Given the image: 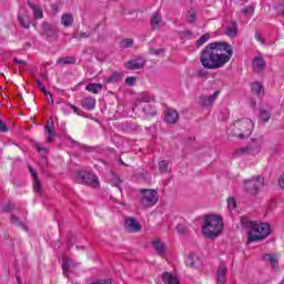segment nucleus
Listing matches in <instances>:
<instances>
[{
	"label": "nucleus",
	"mask_w": 284,
	"mask_h": 284,
	"mask_svg": "<svg viewBox=\"0 0 284 284\" xmlns=\"http://www.w3.org/2000/svg\"><path fill=\"white\" fill-rule=\"evenodd\" d=\"M244 17H252L254 14V8L252 7H246L242 10Z\"/></svg>",
	"instance_id": "41"
},
{
	"label": "nucleus",
	"mask_w": 284,
	"mask_h": 284,
	"mask_svg": "<svg viewBox=\"0 0 284 284\" xmlns=\"http://www.w3.org/2000/svg\"><path fill=\"white\" fill-rule=\"evenodd\" d=\"M3 211H4V212H10V205L3 206Z\"/></svg>",
	"instance_id": "61"
},
{
	"label": "nucleus",
	"mask_w": 284,
	"mask_h": 284,
	"mask_svg": "<svg viewBox=\"0 0 284 284\" xmlns=\"http://www.w3.org/2000/svg\"><path fill=\"white\" fill-rule=\"evenodd\" d=\"M40 90L43 92V94H45V92H48V90L45 89V85H43Z\"/></svg>",
	"instance_id": "62"
},
{
	"label": "nucleus",
	"mask_w": 284,
	"mask_h": 284,
	"mask_svg": "<svg viewBox=\"0 0 284 284\" xmlns=\"http://www.w3.org/2000/svg\"><path fill=\"white\" fill-rule=\"evenodd\" d=\"M125 83H126V85H134V83H136V78H134V77H129V78H126L125 79Z\"/></svg>",
	"instance_id": "48"
},
{
	"label": "nucleus",
	"mask_w": 284,
	"mask_h": 284,
	"mask_svg": "<svg viewBox=\"0 0 284 284\" xmlns=\"http://www.w3.org/2000/svg\"><path fill=\"white\" fill-rule=\"evenodd\" d=\"M275 8H276L278 14H284V0H283L282 4H277Z\"/></svg>",
	"instance_id": "52"
},
{
	"label": "nucleus",
	"mask_w": 284,
	"mask_h": 284,
	"mask_svg": "<svg viewBox=\"0 0 284 284\" xmlns=\"http://www.w3.org/2000/svg\"><path fill=\"white\" fill-rule=\"evenodd\" d=\"M122 79H123V73L114 72L109 77V79L106 80V83H116Z\"/></svg>",
	"instance_id": "29"
},
{
	"label": "nucleus",
	"mask_w": 284,
	"mask_h": 284,
	"mask_svg": "<svg viewBox=\"0 0 284 284\" xmlns=\"http://www.w3.org/2000/svg\"><path fill=\"white\" fill-rule=\"evenodd\" d=\"M44 97L47 98L48 102L51 103V105H54V99L52 98V93L45 92Z\"/></svg>",
	"instance_id": "50"
},
{
	"label": "nucleus",
	"mask_w": 284,
	"mask_h": 284,
	"mask_svg": "<svg viewBox=\"0 0 284 284\" xmlns=\"http://www.w3.org/2000/svg\"><path fill=\"white\" fill-rule=\"evenodd\" d=\"M221 232H223V217L220 215H207L202 227V234L205 239H216Z\"/></svg>",
	"instance_id": "3"
},
{
	"label": "nucleus",
	"mask_w": 284,
	"mask_h": 284,
	"mask_svg": "<svg viewBox=\"0 0 284 284\" xmlns=\"http://www.w3.org/2000/svg\"><path fill=\"white\" fill-rule=\"evenodd\" d=\"M79 263L74 262L73 260H71L70 257L63 256L62 258V272L64 274V276H70V274H72V272H74V270H77V267H79Z\"/></svg>",
	"instance_id": "8"
},
{
	"label": "nucleus",
	"mask_w": 284,
	"mask_h": 284,
	"mask_svg": "<svg viewBox=\"0 0 284 284\" xmlns=\"http://www.w3.org/2000/svg\"><path fill=\"white\" fill-rule=\"evenodd\" d=\"M180 38L181 39H187V40L194 39V33L192 31H190V30L181 31L180 32Z\"/></svg>",
	"instance_id": "40"
},
{
	"label": "nucleus",
	"mask_w": 284,
	"mask_h": 284,
	"mask_svg": "<svg viewBox=\"0 0 284 284\" xmlns=\"http://www.w3.org/2000/svg\"><path fill=\"white\" fill-rule=\"evenodd\" d=\"M61 23L62 26H64V28H70V26L74 23V18L72 17V13L62 14Z\"/></svg>",
	"instance_id": "25"
},
{
	"label": "nucleus",
	"mask_w": 284,
	"mask_h": 284,
	"mask_svg": "<svg viewBox=\"0 0 284 284\" xmlns=\"http://www.w3.org/2000/svg\"><path fill=\"white\" fill-rule=\"evenodd\" d=\"M168 161L163 160L159 163V169H160V172H168Z\"/></svg>",
	"instance_id": "43"
},
{
	"label": "nucleus",
	"mask_w": 284,
	"mask_h": 284,
	"mask_svg": "<svg viewBox=\"0 0 284 284\" xmlns=\"http://www.w3.org/2000/svg\"><path fill=\"white\" fill-rule=\"evenodd\" d=\"M44 132H47L48 134V138H47L48 143H52V139L54 138V132L52 131V125H50V122L45 124Z\"/></svg>",
	"instance_id": "30"
},
{
	"label": "nucleus",
	"mask_w": 284,
	"mask_h": 284,
	"mask_svg": "<svg viewBox=\"0 0 284 284\" xmlns=\"http://www.w3.org/2000/svg\"><path fill=\"white\" fill-rule=\"evenodd\" d=\"M18 21L22 28H26L27 30L30 28V18H28L26 13H19Z\"/></svg>",
	"instance_id": "26"
},
{
	"label": "nucleus",
	"mask_w": 284,
	"mask_h": 284,
	"mask_svg": "<svg viewBox=\"0 0 284 284\" xmlns=\"http://www.w3.org/2000/svg\"><path fill=\"white\" fill-rule=\"evenodd\" d=\"M221 94V91H215L211 95H202L200 97V105L202 108H212L214 103L216 102V99H219V95Z\"/></svg>",
	"instance_id": "10"
},
{
	"label": "nucleus",
	"mask_w": 284,
	"mask_h": 284,
	"mask_svg": "<svg viewBox=\"0 0 284 284\" xmlns=\"http://www.w3.org/2000/svg\"><path fill=\"white\" fill-rule=\"evenodd\" d=\"M0 132H8V126L0 120Z\"/></svg>",
	"instance_id": "53"
},
{
	"label": "nucleus",
	"mask_w": 284,
	"mask_h": 284,
	"mask_svg": "<svg viewBox=\"0 0 284 284\" xmlns=\"http://www.w3.org/2000/svg\"><path fill=\"white\" fill-rule=\"evenodd\" d=\"M197 77H201V78L203 79V78L207 77V72H205V71H199V72H197Z\"/></svg>",
	"instance_id": "57"
},
{
	"label": "nucleus",
	"mask_w": 284,
	"mask_h": 284,
	"mask_svg": "<svg viewBox=\"0 0 284 284\" xmlns=\"http://www.w3.org/2000/svg\"><path fill=\"white\" fill-rule=\"evenodd\" d=\"M81 106L84 110H94L97 108V100L92 97H88L81 100Z\"/></svg>",
	"instance_id": "19"
},
{
	"label": "nucleus",
	"mask_w": 284,
	"mask_h": 284,
	"mask_svg": "<svg viewBox=\"0 0 284 284\" xmlns=\"http://www.w3.org/2000/svg\"><path fill=\"white\" fill-rule=\"evenodd\" d=\"M217 283L225 284L227 283V266L223 263H221L217 266V273H216Z\"/></svg>",
	"instance_id": "14"
},
{
	"label": "nucleus",
	"mask_w": 284,
	"mask_h": 284,
	"mask_svg": "<svg viewBox=\"0 0 284 284\" xmlns=\"http://www.w3.org/2000/svg\"><path fill=\"white\" fill-rule=\"evenodd\" d=\"M162 282L164 284H181V280L179 277L170 272H164L162 274Z\"/></svg>",
	"instance_id": "18"
},
{
	"label": "nucleus",
	"mask_w": 284,
	"mask_h": 284,
	"mask_svg": "<svg viewBox=\"0 0 284 284\" xmlns=\"http://www.w3.org/2000/svg\"><path fill=\"white\" fill-rule=\"evenodd\" d=\"M150 23H151V28L153 30H161V28H163V26H165V22H163V18H161L159 12L153 13V16L151 17Z\"/></svg>",
	"instance_id": "16"
},
{
	"label": "nucleus",
	"mask_w": 284,
	"mask_h": 284,
	"mask_svg": "<svg viewBox=\"0 0 284 284\" xmlns=\"http://www.w3.org/2000/svg\"><path fill=\"white\" fill-rule=\"evenodd\" d=\"M29 172L33 180L39 179V174H37V171L32 166H29Z\"/></svg>",
	"instance_id": "51"
},
{
	"label": "nucleus",
	"mask_w": 284,
	"mask_h": 284,
	"mask_svg": "<svg viewBox=\"0 0 284 284\" xmlns=\"http://www.w3.org/2000/svg\"><path fill=\"white\" fill-rule=\"evenodd\" d=\"M234 49L227 42H212L202 51L200 62L205 70H219L230 63Z\"/></svg>",
	"instance_id": "1"
},
{
	"label": "nucleus",
	"mask_w": 284,
	"mask_h": 284,
	"mask_svg": "<svg viewBox=\"0 0 284 284\" xmlns=\"http://www.w3.org/2000/svg\"><path fill=\"white\" fill-rule=\"evenodd\" d=\"M260 119L264 122L267 123V121H270V119H272V113H270V111L265 110V109H261L260 110Z\"/></svg>",
	"instance_id": "31"
},
{
	"label": "nucleus",
	"mask_w": 284,
	"mask_h": 284,
	"mask_svg": "<svg viewBox=\"0 0 284 284\" xmlns=\"http://www.w3.org/2000/svg\"><path fill=\"white\" fill-rule=\"evenodd\" d=\"M152 245L159 256H165V245L163 244V242H161V240L154 239L152 241Z\"/></svg>",
	"instance_id": "20"
},
{
	"label": "nucleus",
	"mask_w": 284,
	"mask_h": 284,
	"mask_svg": "<svg viewBox=\"0 0 284 284\" xmlns=\"http://www.w3.org/2000/svg\"><path fill=\"white\" fill-rule=\"evenodd\" d=\"M124 227L131 234H136V232H141V224L134 217H126L124 222Z\"/></svg>",
	"instance_id": "11"
},
{
	"label": "nucleus",
	"mask_w": 284,
	"mask_h": 284,
	"mask_svg": "<svg viewBox=\"0 0 284 284\" xmlns=\"http://www.w3.org/2000/svg\"><path fill=\"white\" fill-rule=\"evenodd\" d=\"M164 121L165 123L174 124L179 121V112L174 109H168L164 112Z\"/></svg>",
	"instance_id": "15"
},
{
	"label": "nucleus",
	"mask_w": 284,
	"mask_h": 284,
	"mask_svg": "<svg viewBox=\"0 0 284 284\" xmlns=\"http://www.w3.org/2000/svg\"><path fill=\"white\" fill-rule=\"evenodd\" d=\"M244 191L250 196H257L265 185V178L262 175H254L251 179L244 180Z\"/></svg>",
	"instance_id": "5"
},
{
	"label": "nucleus",
	"mask_w": 284,
	"mask_h": 284,
	"mask_svg": "<svg viewBox=\"0 0 284 284\" xmlns=\"http://www.w3.org/2000/svg\"><path fill=\"white\" fill-rule=\"evenodd\" d=\"M43 30H44V32L49 33L50 31H54V27L48 22H44Z\"/></svg>",
	"instance_id": "44"
},
{
	"label": "nucleus",
	"mask_w": 284,
	"mask_h": 284,
	"mask_svg": "<svg viewBox=\"0 0 284 284\" xmlns=\"http://www.w3.org/2000/svg\"><path fill=\"white\" fill-rule=\"evenodd\" d=\"M41 78H42L43 81H45V80H48V74L42 73V74H41Z\"/></svg>",
	"instance_id": "60"
},
{
	"label": "nucleus",
	"mask_w": 284,
	"mask_h": 284,
	"mask_svg": "<svg viewBox=\"0 0 284 284\" xmlns=\"http://www.w3.org/2000/svg\"><path fill=\"white\" fill-rule=\"evenodd\" d=\"M226 37H230V39H236L239 37V23L236 21H232L225 30Z\"/></svg>",
	"instance_id": "17"
},
{
	"label": "nucleus",
	"mask_w": 284,
	"mask_h": 284,
	"mask_svg": "<svg viewBox=\"0 0 284 284\" xmlns=\"http://www.w3.org/2000/svg\"><path fill=\"white\" fill-rule=\"evenodd\" d=\"M186 21L189 23H196V11L194 9L189 10Z\"/></svg>",
	"instance_id": "33"
},
{
	"label": "nucleus",
	"mask_w": 284,
	"mask_h": 284,
	"mask_svg": "<svg viewBox=\"0 0 284 284\" xmlns=\"http://www.w3.org/2000/svg\"><path fill=\"white\" fill-rule=\"evenodd\" d=\"M125 70H141L145 68V59L143 57H136L124 63Z\"/></svg>",
	"instance_id": "9"
},
{
	"label": "nucleus",
	"mask_w": 284,
	"mask_h": 284,
	"mask_svg": "<svg viewBox=\"0 0 284 284\" xmlns=\"http://www.w3.org/2000/svg\"><path fill=\"white\" fill-rule=\"evenodd\" d=\"M152 99H153L152 95L148 92H143L139 97L140 103H150V101H152Z\"/></svg>",
	"instance_id": "34"
},
{
	"label": "nucleus",
	"mask_w": 284,
	"mask_h": 284,
	"mask_svg": "<svg viewBox=\"0 0 284 284\" xmlns=\"http://www.w3.org/2000/svg\"><path fill=\"white\" fill-rule=\"evenodd\" d=\"M227 209L229 210H236V200H234V197H229Z\"/></svg>",
	"instance_id": "42"
},
{
	"label": "nucleus",
	"mask_w": 284,
	"mask_h": 284,
	"mask_svg": "<svg viewBox=\"0 0 284 284\" xmlns=\"http://www.w3.org/2000/svg\"><path fill=\"white\" fill-rule=\"evenodd\" d=\"M243 154H252V145L237 149L234 153L235 156H243Z\"/></svg>",
	"instance_id": "32"
},
{
	"label": "nucleus",
	"mask_w": 284,
	"mask_h": 284,
	"mask_svg": "<svg viewBox=\"0 0 284 284\" xmlns=\"http://www.w3.org/2000/svg\"><path fill=\"white\" fill-rule=\"evenodd\" d=\"M176 230L180 234H183V232H185V226L183 224H178Z\"/></svg>",
	"instance_id": "54"
},
{
	"label": "nucleus",
	"mask_w": 284,
	"mask_h": 284,
	"mask_svg": "<svg viewBox=\"0 0 284 284\" xmlns=\"http://www.w3.org/2000/svg\"><path fill=\"white\" fill-rule=\"evenodd\" d=\"M60 110L63 112V114H70L71 112H74V114H78V116H83V110L79 109V106H74L69 102L62 103Z\"/></svg>",
	"instance_id": "12"
},
{
	"label": "nucleus",
	"mask_w": 284,
	"mask_h": 284,
	"mask_svg": "<svg viewBox=\"0 0 284 284\" xmlns=\"http://www.w3.org/2000/svg\"><path fill=\"white\" fill-rule=\"evenodd\" d=\"M74 62L75 60L72 57L59 58L57 60V65H72Z\"/></svg>",
	"instance_id": "27"
},
{
	"label": "nucleus",
	"mask_w": 284,
	"mask_h": 284,
	"mask_svg": "<svg viewBox=\"0 0 284 284\" xmlns=\"http://www.w3.org/2000/svg\"><path fill=\"white\" fill-rule=\"evenodd\" d=\"M112 176H113V181H112V184L115 186V187H121V180L114 175V173H112Z\"/></svg>",
	"instance_id": "46"
},
{
	"label": "nucleus",
	"mask_w": 284,
	"mask_h": 284,
	"mask_svg": "<svg viewBox=\"0 0 284 284\" xmlns=\"http://www.w3.org/2000/svg\"><path fill=\"white\" fill-rule=\"evenodd\" d=\"M33 190L34 192H37V194H42L43 192V189L41 186V181L39 180V178L33 180Z\"/></svg>",
	"instance_id": "36"
},
{
	"label": "nucleus",
	"mask_w": 284,
	"mask_h": 284,
	"mask_svg": "<svg viewBox=\"0 0 284 284\" xmlns=\"http://www.w3.org/2000/svg\"><path fill=\"white\" fill-rule=\"evenodd\" d=\"M255 39L256 41H260V43L265 44V39H263L260 31H255Z\"/></svg>",
	"instance_id": "47"
},
{
	"label": "nucleus",
	"mask_w": 284,
	"mask_h": 284,
	"mask_svg": "<svg viewBox=\"0 0 284 284\" xmlns=\"http://www.w3.org/2000/svg\"><path fill=\"white\" fill-rule=\"evenodd\" d=\"M251 90L253 94H256L257 97H263L265 94V89L263 88V84L261 82H254L251 85Z\"/></svg>",
	"instance_id": "22"
},
{
	"label": "nucleus",
	"mask_w": 284,
	"mask_h": 284,
	"mask_svg": "<svg viewBox=\"0 0 284 284\" xmlns=\"http://www.w3.org/2000/svg\"><path fill=\"white\" fill-rule=\"evenodd\" d=\"M70 141H71L72 145H79L80 148H85V145H82L79 142L72 140V139Z\"/></svg>",
	"instance_id": "58"
},
{
	"label": "nucleus",
	"mask_w": 284,
	"mask_h": 284,
	"mask_svg": "<svg viewBox=\"0 0 284 284\" xmlns=\"http://www.w3.org/2000/svg\"><path fill=\"white\" fill-rule=\"evenodd\" d=\"M134 45V40L124 39L120 42V48H132Z\"/></svg>",
	"instance_id": "39"
},
{
	"label": "nucleus",
	"mask_w": 284,
	"mask_h": 284,
	"mask_svg": "<svg viewBox=\"0 0 284 284\" xmlns=\"http://www.w3.org/2000/svg\"><path fill=\"white\" fill-rule=\"evenodd\" d=\"M209 39H212L210 33H204L196 42L197 48H201L204 43H207Z\"/></svg>",
	"instance_id": "35"
},
{
	"label": "nucleus",
	"mask_w": 284,
	"mask_h": 284,
	"mask_svg": "<svg viewBox=\"0 0 284 284\" xmlns=\"http://www.w3.org/2000/svg\"><path fill=\"white\" fill-rule=\"evenodd\" d=\"M34 148H36V150H38V152L41 154V156H47V154H48L47 148H43V145H41L38 142L34 143Z\"/></svg>",
	"instance_id": "38"
},
{
	"label": "nucleus",
	"mask_w": 284,
	"mask_h": 284,
	"mask_svg": "<svg viewBox=\"0 0 284 284\" xmlns=\"http://www.w3.org/2000/svg\"><path fill=\"white\" fill-rule=\"evenodd\" d=\"M263 261H265L266 263H270L273 270H278V258L276 257V255L265 254L263 256Z\"/></svg>",
	"instance_id": "21"
},
{
	"label": "nucleus",
	"mask_w": 284,
	"mask_h": 284,
	"mask_svg": "<svg viewBox=\"0 0 284 284\" xmlns=\"http://www.w3.org/2000/svg\"><path fill=\"white\" fill-rule=\"evenodd\" d=\"M265 65H266L265 59H263V57L261 55L255 57L252 61L253 71L256 72L257 74H261V72L265 71Z\"/></svg>",
	"instance_id": "13"
},
{
	"label": "nucleus",
	"mask_w": 284,
	"mask_h": 284,
	"mask_svg": "<svg viewBox=\"0 0 284 284\" xmlns=\"http://www.w3.org/2000/svg\"><path fill=\"white\" fill-rule=\"evenodd\" d=\"M251 231L248 232V243H254V241H264L270 236V224L248 222Z\"/></svg>",
	"instance_id": "4"
},
{
	"label": "nucleus",
	"mask_w": 284,
	"mask_h": 284,
	"mask_svg": "<svg viewBox=\"0 0 284 284\" xmlns=\"http://www.w3.org/2000/svg\"><path fill=\"white\" fill-rule=\"evenodd\" d=\"M29 8H31V10H33V17L34 19H41L43 17V9H41V7H36L34 3L28 1L27 2Z\"/></svg>",
	"instance_id": "24"
},
{
	"label": "nucleus",
	"mask_w": 284,
	"mask_h": 284,
	"mask_svg": "<svg viewBox=\"0 0 284 284\" xmlns=\"http://www.w3.org/2000/svg\"><path fill=\"white\" fill-rule=\"evenodd\" d=\"M78 181H81V183H84L85 185H92L93 187H98L99 180L97 179V175L92 173H88L85 171H79L77 173Z\"/></svg>",
	"instance_id": "7"
},
{
	"label": "nucleus",
	"mask_w": 284,
	"mask_h": 284,
	"mask_svg": "<svg viewBox=\"0 0 284 284\" xmlns=\"http://www.w3.org/2000/svg\"><path fill=\"white\" fill-rule=\"evenodd\" d=\"M13 61L16 63H18V65H26V61L24 60H19V58H13Z\"/></svg>",
	"instance_id": "55"
},
{
	"label": "nucleus",
	"mask_w": 284,
	"mask_h": 284,
	"mask_svg": "<svg viewBox=\"0 0 284 284\" xmlns=\"http://www.w3.org/2000/svg\"><path fill=\"white\" fill-rule=\"evenodd\" d=\"M87 92H91L92 94H99L103 90V84L101 83H90L85 87Z\"/></svg>",
	"instance_id": "23"
},
{
	"label": "nucleus",
	"mask_w": 284,
	"mask_h": 284,
	"mask_svg": "<svg viewBox=\"0 0 284 284\" xmlns=\"http://www.w3.org/2000/svg\"><path fill=\"white\" fill-rule=\"evenodd\" d=\"M37 85H38V88H40V89L43 88V83H41V80H37Z\"/></svg>",
	"instance_id": "59"
},
{
	"label": "nucleus",
	"mask_w": 284,
	"mask_h": 284,
	"mask_svg": "<svg viewBox=\"0 0 284 284\" xmlns=\"http://www.w3.org/2000/svg\"><path fill=\"white\" fill-rule=\"evenodd\" d=\"M253 131L254 122L247 118L236 120L229 126V134H232V136H236L237 139H247Z\"/></svg>",
	"instance_id": "2"
},
{
	"label": "nucleus",
	"mask_w": 284,
	"mask_h": 284,
	"mask_svg": "<svg viewBox=\"0 0 284 284\" xmlns=\"http://www.w3.org/2000/svg\"><path fill=\"white\" fill-rule=\"evenodd\" d=\"M144 114H148L149 116H154L156 114V110H154V106L148 104L143 108Z\"/></svg>",
	"instance_id": "37"
},
{
	"label": "nucleus",
	"mask_w": 284,
	"mask_h": 284,
	"mask_svg": "<svg viewBox=\"0 0 284 284\" xmlns=\"http://www.w3.org/2000/svg\"><path fill=\"white\" fill-rule=\"evenodd\" d=\"M150 54H154L155 57H160V54H163V49H150Z\"/></svg>",
	"instance_id": "45"
},
{
	"label": "nucleus",
	"mask_w": 284,
	"mask_h": 284,
	"mask_svg": "<svg viewBox=\"0 0 284 284\" xmlns=\"http://www.w3.org/2000/svg\"><path fill=\"white\" fill-rule=\"evenodd\" d=\"M11 223L12 225H17L18 227H22L24 232H28V226L19 220L17 215H11Z\"/></svg>",
	"instance_id": "28"
},
{
	"label": "nucleus",
	"mask_w": 284,
	"mask_h": 284,
	"mask_svg": "<svg viewBox=\"0 0 284 284\" xmlns=\"http://www.w3.org/2000/svg\"><path fill=\"white\" fill-rule=\"evenodd\" d=\"M88 37H90V33L81 32L78 37H74V39H78V41H81L82 39H88Z\"/></svg>",
	"instance_id": "49"
},
{
	"label": "nucleus",
	"mask_w": 284,
	"mask_h": 284,
	"mask_svg": "<svg viewBox=\"0 0 284 284\" xmlns=\"http://www.w3.org/2000/svg\"><path fill=\"white\" fill-rule=\"evenodd\" d=\"M278 185L284 189V173L280 176Z\"/></svg>",
	"instance_id": "56"
},
{
	"label": "nucleus",
	"mask_w": 284,
	"mask_h": 284,
	"mask_svg": "<svg viewBox=\"0 0 284 284\" xmlns=\"http://www.w3.org/2000/svg\"><path fill=\"white\" fill-rule=\"evenodd\" d=\"M140 203L142 207H154L155 203H159V193L152 189H142L140 190Z\"/></svg>",
	"instance_id": "6"
}]
</instances>
